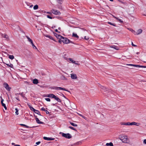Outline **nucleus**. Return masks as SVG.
<instances>
[{
    "label": "nucleus",
    "mask_w": 146,
    "mask_h": 146,
    "mask_svg": "<svg viewBox=\"0 0 146 146\" xmlns=\"http://www.w3.org/2000/svg\"><path fill=\"white\" fill-rule=\"evenodd\" d=\"M58 42L60 43L62 42L64 44H68L69 43L70 40L62 36L60 39L59 40Z\"/></svg>",
    "instance_id": "nucleus-1"
},
{
    "label": "nucleus",
    "mask_w": 146,
    "mask_h": 146,
    "mask_svg": "<svg viewBox=\"0 0 146 146\" xmlns=\"http://www.w3.org/2000/svg\"><path fill=\"white\" fill-rule=\"evenodd\" d=\"M120 139L124 143H127L128 142L127 137L126 135H121L120 136Z\"/></svg>",
    "instance_id": "nucleus-2"
},
{
    "label": "nucleus",
    "mask_w": 146,
    "mask_h": 146,
    "mask_svg": "<svg viewBox=\"0 0 146 146\" xmlns=\"http://www.w3.org/2000/svg\"><path fill=\"white\" fill-rule=\"evenodd\" d=\"M61 134L62 136L63 137H64L66 138L70 139L72 137L71 135L69 133H61Z\"/></svg>",
    "instance_id": "nucleus-3"
},
{
    "label": "nucleus",
    "mask_w": 146,
    "mask_h": 146,
    "mask_svg": "<svg viewBox=\"0 0 146 146\" xmlns=\"http://www.w3.org/2000/svg\"><path fill=\"white\" fill-rule=\"evenodd\" d=\"M51 12L53 14L56 15H60L61 14L60 12L58 11L52 9Z\"/></svg>",
    "instance_id": "nucleus-4"
},
{
    "label": "nucleus",
    "mask_w": 146,
    "mask_h": 146,
    "mask_svg": "<svg viewBox=\"0 0 146 146\" xmlns=\"http://www.w3.org/2000/svg\"><path fill=\"white\" fill-rule=\"evenodd\" d=\"M126 65L127 66H133L134 67H139V68H146V66H141L138 65H135L131 64H127Z\"/></svg>",
    "instance_id": "nucleus-5"
},
{
    "label": "nucleus",
    "mask_w": 146,
    "mask_h": 146,
    "mask_svg": "<svg viewBox=\"0 0 146 146\" xmlns=\"http://www.w3.org/2000/svg\"><path fill=\"white\" fill-rule=\"evenodd\" d=\"M4 86L5 89L8 91H10L11 89V88L9 87L8 84L6 83L4 84Z\"/></svg>",
    "instance_id": "nucleus-6"
},
{
    "label": "nucleus",
    "mask_w": 146,
    "mask_h": 146,
    "mask_svg": "<svg viewBox=\"0 0 146 146\" xmlns=\"http://www.w3.org/2000/svg\"><path fill=\"white\" fill-rule=\"evenodd\" d=\"M54 89H55V90H58V89H60V90H63L66 91H67V92H69L70 93V91H68V90H66L65 88H62V87H55L54 88Z\"/></svg>",
    "instance_id": "nucleus-7"
},
{
    "label": "nucleus",
    "mask_w": 146,
    "mask_h": 146,
    "mask_svg": "<svg viewBox=\"0 0 146 146\" xmlns=\"http://www.w3.org/2000/svg\"><path fill=\"white\" fill-rule=\"evenodd\" d=\"M129 125H136L137 126H139L140 125V123H136L135 122H133L132 123H130L128 122Z\"/></svg>",
    "instance_id": "nucleus-8"
},
{
    "label": "nucleus",
    "mask_w": 146,
    "mask_h": 146,
    "mask_svg": "<svg viewBox=\"0 0 146 146\" xmlns=\"http://www.w3.org/2000/svg\"><path fill=\"white\" fill-rule=\"evenodd\" d=\"M1 36L2 37L6 38V40H9V36L6 34L1 33Z\"/></svg>",
    "instance_id": "nucleus-9"
},
{
    "label": "nucleus",
    "mask_w": 146,
    "mask_h": 146,
    "mask_svg": "<svg viewBox=\"0 0 146 146\" xmlns=\"http://www.w3.org/2000/svg\"><path fill=\"white\" fill-rule=\"evenodd\" d=\"M99 86L100 87L101 89L104 90V91H106L108 90V89L107 88L102 86L100 84H99Z\"/></svg>",
    "instance_id": "nucleus-10"
},
{
    "label": "nucleus",
    "mask_w": 146,
    "mask_h": 146,
    "mask_svg": "<svg viewBox=\"0 0 146 146\" xmlns=\"http://www.w3.org/2000/svg\"><path fill=\"white\" fill-rule=\"evenodd\" d=\"M70 75L71 78L73 79H76L77 78L76 75L75 74H72Z\"/></svg>",
    "instance_id": "nucleus-11"
},
{
    "label": "nucleus",
    "mask_w": 146,
    "mask_h": 146,
    "mask_svg": "<svg viewBox=\"0 0 146 146\" xmlns=\"http://www.w3.org/2000/svg\"><path fill=\"white\" fill-rule=\"evenodd\" d=\"M3 100H4L3 99H1V103L2 106L4 107V108L5 110H6L7 109V108L5 104L3 103Z\"/></svg>",
    "instance_id": "nucleus-12"
},
{
    "label": "nucleus",
    "mask_w": 146,
    "mask_h": 146,
    "mask_svg": "<svg viewBox=\"0 0 146 146\" xmlns=\"http://www.w3.org/2000/svg\"><path fill=\"white\" fill-rule=\"evenodd\" d=\"M35 117L36 119V122L38 123H39V124H43L44 123L42 122H41L39 121L38 119L36 117V116H35Z\"/></svg>",
    "instance_id": "nucleus-13"
},
{
    "label": "nucleus",
    "mask_w": 146,
    "mask_h": 146,
    "mask_svg": "<svg viewBox=\"0 0 146 146\" xmlns=\"http://www.w3.org/2000/svg\"><path fill=\"white\" fill-rule=\"evenodd\" d=\"M43 139L45 140H54V138H52L50 137H43Z\"/></svg>",
    "instance_id": "nucleus-14"
},
{
    "label": "nucleus",
    "mask_w": 146,
    "mask_h": 146,
    "mask_svg": "<svg viewBox=\"0 0 146 146\" xmlns=\"http://www.w3.org/2000/svg\"><path fill=\"white\" fill-rule=\"evenodd\" d=\"M55 96L53 94H49L47 96V97H48L51 98H54Z\"/></svg>",
    "instance_id": "nucleus-15"
},
{
    "label": "nucleus",
    "mask_w": 146,
    "mask_h": 146,
    "mask_svg": "<svg viewBox=\"0 0 146 146\" xmlns=\"http://www.w3.org/2000/svg\"><path fill=\"white\" fill-rule=\"evenodd\" d=\"M38 83V80L37 79H35L33 80V83L34 84H36Z\"/></svg>",
    "instance_id": "nucleus-16"
},
{
    "label": "nucleus",
    "mask_w": 146,
    "mask_h": 146,
    "mask_svg": "<svg viewBox=\"0 0 146 146\" xmlns=\"http://www.w3.org/2000/svg\"><path fill=\"white\" fill-rule=\"evenodd\" d=\"M54 35H55V36L57 38L59 39V40H60L62 36H61L60 35H58L56 33H55L54 34Z\"/></svg>",
    "instance_id": "nucleus-17"
},
{
    "label": "nucleus",
    "mask_w": 146,
    "mask_h": 146,
    "mask_svg": "<svg viewBox=\"0 0 146 146\" xmlns=\"http://www.w3.org/2000/svg\"><path fill=\"white\" fill-rule=\"evenodd\" d=\"M26 37L28 39V41L30 42L31 44H32L33 42L32 39H31L28 36H26Z\"/></svg>",
    "instance_id": "nucleus-18"
},
{
    "label": "nucleus",
    "mask_w": 146,
    "mask_h": 146,
    "mask_svg": "<svg viewBox=\"0 0 146 146\" xmlns=\"http://www.w3.org/2000/svg\"><path fill=\"white\" fill-rule=\"evenodd\" d=\"M111 48H113L116 50H118L119 48L117 46L115 45L111 46H110Z\"/></svg>",
    "instance_id": "nucleus-19"
},
{
    "label": "nucleus",
    "mask_w": 146,
    "mask_h": 146,
    "mask_svg": "<svg viewBox=\"0 0 146 146\" xmlns=\"http://www.w3.org/2000/svg\"><path fill=\"white\" fill-rule=\"evenodd\" d=\"M54 99L58 102H61V100L58 97H57L56 96H55Z\"/></svg>",
    "instance_id": "nucleus-20"
},
{
    "label": "nucleus",
    "mask_w": 146,
    "mask_h": 146,
    "mask_svg": "<svg viewBox=\"0 0 146 146\" xmlns=\"http://www.w3.org/2000/svg\"><path fill=\"white\" fill-rule=\"evenodd\" d=\"M120 124L122 125H129L128 122L127 123L121 122L120 123Z\"/></svg>",
    "instance_id": "nucleus-21"
},
{
    "label": "nucleus",
    "mask_w": 146,
    "mask_h": 146,
    "mask_svg": "<svg viewBox=\"0 0 146 146\" xmlns=\"http://www.w3.org/2000/svg\"><path fill=\"white\" fill-rule=\"evenodd\" d=\"M7 65L8 66L11 68H13V65L12 64L10 63L9 64H5Z\"/></svg>",
    "instance_id": "nucleus-22"
},
{
    "label": "nucleus",
    "mask_w": 146,
    "mask_h": 146,
    "mask_svg": "<svg viewBox=\"0 0 146 146\" xmlns=\"http://www.w3.org/2000/svg\"><path fill=\"white\" fill-rule=\"evenodd\" d=\"M45 36L46 37L50 39L53 40H54L53 37L52 36H50L48 35H45Z\"/></svg>",
    "instance_id": "nucleus-23"
},
{
    "label": "nucleus",
    "mask_w": 146,
    "mask_h": 146,
    "mask_svg": "<svg viewBox=\"0 0 146 146\" xmlns=\"http://www.w3.org/2000/svg\"><path fill=\"white\" fill-rule=\"evenodd\" d=\"M142 32V30L141 29H139L137 31L138 35H139L141 34Z\"/></svg>",
    "instance_id": "nucleus-24"
},
{
    "label": "nucleus",
    "mask_w": 146,
    "mask_h": 146,
    "mask_svg": "<svg viewBox=\"0 0 146 146\" xmlns=\"http://www.w3.org/2000/svg\"><path fill=\"white\" fill-rule=\"evenodd\" d=\"M72 36L77 38H79L78 36L77 35V34L74 33H73L72 34Z\"/></svg>",
    "instance_id": "nucleus-25"
},
{
    "label": "nucleus",
    "mask_w": 146,
    "mask_h": 146,
    "mask_svg": "<svg viewBox=\"0 0 146 146\" xmlns=\"http://www.w3.org/2000/svg\"><path fill=\"white\" fill-rule=\"evenodd\" d=\"M106 145L107 146H113V144L111 142L110 143H106Z\"/></svg>",
    "instance_id": "nucleus-26"
},
{
    "label": "nucleus",
    "mask_w": 146,
    "mask_h": 146,
    "mask_svg": "<svg viewBox=\"0 0 146 146\" xmlns=\"http://www.w3.org/2000/svg\"><path fill=\"white\" fill-rule=\"evenodd\" d=\"M34 112L40 115H41L40 112L38 110H36Z\"/></svg>",
    "instance_id": "nucleus-27"
},
{
    "label": "nucleus",
    "mask_w": 146,
    "mask_h": 146,
    "mask_svg": "<svg viewBox=\"0 0 146 146\" xmlns=\"http://www.w3.org/2000/svg\"><path fill=\"white\" fill-rule=\"evenodd\" d=\"M9 58L10 59L12 60L14 58V56L13 55H10L9 56Z\"/></svg>",
    "instance_id": "nucleus-28"
},
{
    "label": "nucleus",
    "mask_w": 146,
    "mask_h": 146,
    "mask_svg": "<svg viewBox=\"0 0 146 146\" xmlns=\"http://www.w3.org/2000/svg\"><path fill=\"white\" fill-rule=\"evenodd\" d=\"M38 6L37 5H35L33 7V9L34 10H36L38 9Z\"/></svg>",
    "instance_id": "nucleus-29"
},
{
    "label": "nucleus",
    "mask_w": 146,
    "mask_h": 146,
    "mask_svg": "<svg viewBox=\"0 0 146 146\" xmlns=\"http://www.w3.org/2000/svg\"><path fill=\"white\" fill-rule=\"evenodd\" d=\"M61 78L62 80H67V78L65 77L64 76H62L61 77Z\"/></svg>",
    "instance_id": "nucleus-30"
},
{
    "label": "nucleus",
    "mask_w": 146,
    "mask_h": 146,
    "mask_svg": "<svg viewBox=\"0 0 146 146\" xmlns=\"http://www.w3.org/2000/svg\"><path fill=\"white\" fill-rule=\"evenodd\" d=\"M58 3L60 4H61L63 1V0H57Z\"/></svg>",
    "instance_id": "nucleus-31"
},
{
    "label": "nucleus",
    "mask_w": 146,
    "mask_h": 146,
    "mask_svg": "<svg viewBox=\"0 0 146 146\" xmlns=\"http://www.w3.org/2000/svg\"><path fill=\"white\" fill-rule=\"evenodd\" d=\"M70 124L74 127H77V125L76 124L70 122Z\"/></svg>",
    "instance_id": "nucleus-32"
},
{
    "label": "nucleus",
    "mask_w": 146,
    "mask_h": 146,
    "mask_svg": "<svg viewBox=\"0 0 146 146\" xmlns=\"http://www.w3.org/2000/svg\"><path fill=\"white\" fill-rule=\"evenodd\" d=\"M15 110H16V111H15V114H16V115H18L19 114V113H18V111H19V110H18V109L17 108H16L15 109Z\"/></svg>",
    "instance_id": "nucleus-33"
},
{
    "label": "nucleus",
    "mask_w": 146,
    "mask_h": 146,
    "mask_svg": "<svg viewBox=\"0 0 146 146\" xmlns=\"http://www.w3.org/2000/svg\"><path fill=\"white\" fill-rule=\"evenodd\" d=\"M31 44L32 45L33 47V48L35 49H37V48H36V47L34 44L33 42Z\"/></svg>",
    "instance_id": "nucleus-34"
},
{
    "label": "nucleus",
    "mask_w": 146,
    "mask_h": 146,
    "mask_svg": "<svg viewBox=\"0 0 146 146\" xmlns=\"http://www.w3.org/2000/svg\"><path fill=\"white\" fill-rule=\"evenodd\" d=\"M108 23L109 24H110L111 25H112L114 26H115V27L116 26V25L114 24V23H111V22H108Z\"/></svg>",
    "instance_id": "nucleus-35"
},
{
    "label": "nucleus",
    "mask_w": 146,
    "mask_h": 146,
    "mask_svg": "<svg viewBox=\"0 0 146 146\" xmlns=\"http://www.w3.org/2000/svg\"><path fill=\"white\" fill-rule=\"evenodd\" d=\"M29 108H30V109L31 110L33 111L34 112L36 110L34 109L32 107L30 106Z\"/></svg>",
    "instance_id": "nucleus-36"
},
{
    "label": "nucleus",
    "mask_w": 146,
    "mask_h": 146,
    "mask_svg": "<svg viewBox=\"0 0 146 146\" xmlns=\"http://www.w3.org/2000/svg\"><path fill=\"white\" fill-rule=\"evenodd\" d=\"M115 19H116L118 21L120 22L121 23H122L123 22V21H121V19H119V18H115Z\"/></svg>",
    "instance_id": "nucleus-37"
},
{
    "label": "nucleus",
    "mask_w": 146,
    "mask_h": 146,
    "mask_svg": "<svg viewBox=\"0 0 146 146\" xmlns=\"http://www.w3.org/2000/svg\"><path fill=\"white\" fill-rule=\"evenodd\" d=\"M73 63H74L75 64H77L78 65H79L80 64H79L78 63V61H74L73 62Z\"/></svg>",
    "instance_id": "nucleus-38"
},
{
    "label": "nucleus",
    "mask_w": 146,
    "mask_h": 146,
    "mask_svg": "<svg viewBox=\"0 0 146 146\" xmlns=\"http://www.w3.org/2000/svg\"><path fill=\"white\" fill-rule=\"evenodd\" d=\"M20 125L21 126L25 127L26 128H27L29 127V126L25 125V124H20Z\"/></svg>",
    "instance_id": "nucleus-39"
},
{
    "label": "nucleus",
    "mask_w": 146,
    "mask_h": 146,
    "mask_svg": "<svg viewBox=\"0 0 146 146\" xmlns=\"http://www.w3.org/2000/svg\"><path fill=\"white\" fill-rule=\"evenodd\" d=\"M69 128L72 129V130H76L74 128L72 127H71V126H70L69 127Z\"/></svg>",
    "instance_id": "nucleus-40"
},
{
    "label": "nucleus",
    "mask_w": 146,
    "mask_h": 146,
    "mask_svg": "<svg viewBox=\"0 0 146 146\" xmlns=\"http://www.w3.org/2000/svg\"><path fill=\"white\" fill-rule=\"evenodd\" d=\"M45 100H46L48 102H50V100L49 98H45Z\"/></svg>",
    "instance_id": "nucleus-41"
},
{
    "label": "nucleus",
    "mask_w": 146,
    "mask_h": 146,
    "mask_svg": "<svg viewBox=\"0 0 146 146\" xmlns=\"http://www.w3.org/2000/svg\"><path fill=\"white\" fill-rule=\"evenodd\" d=\"M135 35H138L137 32L135 31H134L133 33Z\"/></svg>",
    "instance_id": "nucleus-42"
},
{
    "label": "nucleus",
    "mask_w": 146,
    "mask_h": 146,
    "mask_svg": "<svg viewBox=\"0 0 146 146\" xmlns=\"http://www.w3.org/2000/svg\"><path fill=\"white\" fill-rule=\"evenodd\" d=\"M84 39H85L86 40H88L89 39V38L88 37V36H85L84 37Z\"/></svg>",
    "instance_id": "nucleus-43"
},
{
    "label": "nucleus",
    "mask_w": 146,
    "mask_h": 146,
    "mask_svg": "<svg viewBox=\"0 0 146 146\" xmlns=\"http://www.w3.org/2000/svg\"><path fill=\"white\" fill-rule=\"evenodd\" d=\"M69 60L71 61V62H72V63H73V62L74 61V60H73L71 58H69Z\"/></svg>",
    "instance_id": "nucleus-44"
},
{
    "label": "nucleus",
    "mask_w": 146,
    "mask_h": 146,
    "mask_svg": "<svg viewBox=\"0 0 146 146\" xmlns=\"http://www.w3.org/2000/svg\"><path fill=\"white\" fill-rule=\"evenodd\" d=\"M47 17L49 18V19H52V17L50 16H49V15H47Z\"/></svg>",
    "instance_id": "nucleus-45"
},
{
    "label": "nucleus",
    "mask_w": 146,
    "mask_h": 146,
    "mask_svg": "<svg viewBox=\"0 0 146 146\" xmlns=\"http://www.w3.org/2000/svg\"><path fill=\"white\" fill-rule=\"evenodd\" d=\"M131 44L133 46L136 47L137 46V45H136L134 44L132 42H131Z\"/></svg>",
    "instance_id": "nucleus-46"
},
{
    "label": "nucleus",
    "mask_w": 146,
    "mask_h": 146,
    "mask_svg": "<svg viewBox=\"0 0 146 146\" xmlns=\"http://www.w3.org/2000/svg\"><path fill=\"white\" fill-rule=\"evenodd\" d=\"M41 110L44 111H46L45 108L43 107L41 108Z\"/></svg>",
    "instance_id": "nucleus-47"
},
{
    "label": "nucleus",
    "mask_w": 146,
    "mask_h": 146,
    "mask_svg": "<svg viewBox=\"0 0 146 146\" xmlns=\"http://www.w3.org/2000/svg\"><path fill=\"white\" fill-rule=\"evenodd\" d=\"M131 32H132V33H133V32L134 31L133 29H131V28H129V29H128Z\"/></svg>",
    "instance_id": "nucleus-48"
},
{
    "label": "nucleus",
    "mask_w": 146,
    "mask_h": 146,
    "mask_svg": "<svg viewBox=\"0 0 146 146\" xmlns=\"http://www.w3.org/2000/svg\"><path fill=\"white\" fill-rule=\"evenodd\" d=\"M40 143V141H38L36 143V145H38Z\"/></svg>",
    "instance_id": "nucleus-49"
},
{
    "label": "nucleus",
    "mask_w": 146,
    "mask_h": 146,
    "mask_svg": "<svg viewBox=\"0 0 146 146\" xmlns=\"http://www.w3.org/2000/svg\"><path fill=\"white\" fill-rule=\"evenodd\" d=\"M143 143H144L146 144V139H144V140Z\"/></svg>",
    "instance_id": "nucleus-50"
},
{
    "label": "nucleus",
    "mask_w": 146,
    "mask_h": 146,
    "mask_svg": "<svg viewBox=\"0 0 146 146\" xmlns=\"http://www.w3.org/2000/svg\"><path fill=\"white\" fill-rule=\"evenodd\" d=\"M46 113L47 114H49V113L48 111L47 110H46L45 111Z\"/></svg>",
    "instance_id": "nucleus-51"
},
{
    "label": "nucleus",
    "mask_w": 146,
    "mask_h": 146,
    "mask_svg": "<svg viewBox=\"0 0 146 146\" xmlns=\"http://www.w3.org/2000/svg\"><path fill=\"white\" fill-rule=\"evenodd\" d=\"M46 13L48 14H52L50 12H46Z\"/></svg>",
    "instance_id": "nucleus-52"
},
{
    "label": "nucleus",
    "mask_w": 146,
    "mask_h": 146,
    "mask_svg": "<svg viewBox=\"0 0 146 146\" xmlns=\"http://www.w3.org/2000/svg\"><path fill=\"white\" fill-rule=\"evenodd\" d=\"M20 94L22 97H24V96L23 95V93H21V94Z\"/></svg>",
    "instance_id": "nucleus-53"
},
{
    "label": "nucleus",
    "mask_w": 146,
    "mask_h": 146,
    "mask_svg": "<svg viewBox=\"0 0 146 146\" xmlns=\"http://www.w3.org/2000/svg\"><path fill=\"white\" fill-rule=\"evenodd\" d=\"M83 118H84V119H86V117H85L84 116H82V117Z\"/></svg>",
    "instance_id": "nucleus-54"
},
{
    "label": "nucleus",
    "mask_w": 146,
    "mask_h": 146,
    "mask_svg": "<svg viewBox=\"0 0 146 146\" xmlns=\"http://www.w3.org/2000/svg\"><path fill=\"white\" fill-rule=\"evenodd\" d=\"M12 145H13L15 146V145H16V144L14 143H12Z\"/></svg>",
    "instance_id": "nucleus-55"
},
{
    "label": "nucleus",
    "mask_w": 146,
    "mask_h": 146,
    "mask_svg": "<svg viewBox=\"0 0 146 146\" xmlns=\"http://www.w3.org/2000/svg\"><path fill=\"white\" fill-rule=\"evenodd\" d=\"M55 31L56 32H59H59H58V30L57 29H55Z\"/></svg>",
    "instance_id": "nucleus-56"
},
{
    "label": "nucleus",
    "mask_w": 146,
    "mask_h": 146,
    "mask_svg": "<svg viewBox=\"0 0 146 146\" xmlns=\"http://www.w3.org/2000/svg\"><path fill=\"white\" fill-rule=\"evenodd\" d=\"M33 6V5H32L30 6V7H32Z\"/></svg>",
    "instance_id": "nucleus-57"
},
{
    "label": "nucleus",
    "mask_w": 146,
    "mask_h": 146,
    "mask_svg": "<svg viewBox=\"0 0 146 146\" xmlns=\"http://www.w3.org/2000/svg\"><path fill=\"white\" fill-rule=\"evenodd\" d=\"M15 146H21L19 145H15Z\"/></svg>",
    "instance_id": "nucleus-58"
},
{
    "label": "nucleus",
    "mask_w": 146,
    "mask_h": 146,
    "mask_svg": "<svg viewBox=\"0 0 146 146\" xmlns=\"http://www.w3.org/2000/svg\"><path fill=\"white\" fill-rule=\"evenodd\" d=\"M16 99L17 100H19V99L18 98H16Z\"/></svg>",
    "instance_id": "nucleus-59"
},
{
    "label": "nucleus",
    "mask_w": 146,
    "mask_h": 146,
    "mask_svg": "<svg viewBox=\"0 0 146 146\" xmlns=\"http://www.w3.org/2000/svg\"><path fill=\"white\" fill-rule=\"evenodd\" d=\"M139 52H137L136 53V54H139Z\"/></svg>",
    "instance_id": "nucleus-60"
},
{
    "label": "nucleus",
    "mask_w": 146,
    "mask_h": 146,
    "mask_svg": "<svg viewBox=\"0 0 146 146\" xmlns=\"http://www.w3.org/2000/svg\"><path fill=\"white\" fill-rule=\"evenodd\" d=\"M113 17L114 18H117L116 17H115V16H113Z\"/></svg>",
    "instance_id": "nucleus-61"
},
{
    "label": "nucleus",
    "mask_w": 146,
    "mask_h": 146,
    "mask_svg": "<svg viewBox=\"0 0 146 146\" xmlns=\"http://www.w3.org/2000/svg\"><path fill=\"white\" fill-rule=\"evenodd\" d=\"M79 115L82 117V116H83L82 115L80 114H79Z\"/></svg>",
    "instance_id": "nucleus-62"
},
{
    "label": "nucleus",
    "mask_w": 146,
    "mask_h": 146,
    "mask_svg": "<svg viewBox=\"0 0 146 146\" xmlns=\"http://www.w3.org/2000/svg\"><path fill=\"white\" fill-rule=\"evenodd\" d=\"M110 1H113V0H109Z\"/></svg>",
    "instance_id": "nucleus-63"
},
{
    "label": "nucleus",
    "mask_w": 146,
    "mask_h": 146,
    "mask_svg": "<svg viewBox=\"0 0 146 146\" xmlns=\"http://www.w3.org/2000/svg\"><path fill=\"white\" fill-rule=\"evenodd\" d=\"M63 96L64 98H65V96L64 95H63Z\"/></svg>",
    "instance_id": "nucleus-64"
}]
</instances>
